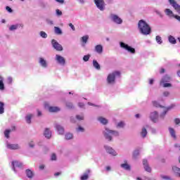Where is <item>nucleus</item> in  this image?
<instances>
[{
  "label": "nucleus",
  "instance_id": "nucleus-30",
  "mask_svg": "<svg viewBox=\"0 0 180 180\" xmlns=\"http://www.w3.org/2000/svg\"><path fill=\"white\" fill-rule=\"evenodd\" d=\"M98 120L100 122V123H101V124H108V120L103 117H99Z\"/></svg>",
  "mask_w": 180,
  "mask_h": 180
},
{
  "label": "nucleus",
  "instance_id": "nucleus-6",
  "mask_svg": "<svg viewBox=\"0 0 180 180\" xmlns=\"http://www.w3.org/2000/svg\"><path fill=\"white\" fill-rule=\"evenodd\" d=\"M169 81H171V77L169 76H164L160 80V86H162L163 88H171L172 85L170 83H168Z\"/></svg>",
  "mask_w": 180,
  "mask_h": 180
},
{
  "label": "nucleus",
  "instance_id": "nucleus-39",
  "mask_svg": "<svg viewBox=\"0 0 180 180\" xmlns=\"http://www.w3.org/2000/svg\"><path fill=\"white\" fill-rule=\"evenodd\" d=\"M39 36L42 37V39H47L48 37L47 33H46L44 31H41L39 32Z\"/></svg>",
  "mask_w": 180,
  "mask_h": 180
},
{
  "label": "nucleus",
  "instance_id": "nucleus-3",
  "mask_svg": "<svg viewBox=\"0 0 180 180\" xmlns=\"http://www.w3.org/2000/svg\"><path fill=\"white\" fill-rule=\"evenodd\" d=\"M103 134L108 141H112L113 137H119V131L110 130L109 128H105Z\"/></svg>",
  "mask_w": 180,
  "mask_h": 180
},
{
  "label": "nucleus",
  "instance_id": "nucleus-16",
  "mask_svg": "<svg viewBox=\"0 0 180 180\" xmlns=\"http://www.w3.org/2000/svg\"><path fill=\"white\" fill-rule=\"evenodd\" d=\"M16 167L18 168H22V167H23V164L21 162H19L18 160L13 161L12 162V169L14 171V172H16Z\"/></svg>",
  "mask_w": 180,
  "mask_h": 180
},
{
  "label": "nucleus",
  "instance_id": "nucleus-8",
  "mask_svg": "<svg viewBox=\"0 0 180 180\" xmlns=\"http://www.w3.org/2000/svg\"><path fill=\"white\" fill-rule=\"evenodd\" d=\"M55 61L62 67H64V65H65V58L61 56L59 54H56L55 56Z\"/></svg>",
  "mask_w": 180,
  "mask_h": 180
},
{
  "label": "nucleus",
  "instance_id": "nucleus-5",
  "mask_svg": "<svg viewBox=\"0 0 180 180\" xmlns=\"http://www.w3.org/2000/svg\"><path fill=\"white\" fill-rule=\"evenodd\" d=\"M120 47L122 49V50H125V51L129 53V54H136V49L124 43V41H120Z\"/></svg>",
  "mask_w": 180,
  "mask_h": 180
},
{
  "label": "nucleus",
  "instance_id": "nucleus-19",
  "mask_svg": "<svg viewBox=\"0 0 180 180\" xmlns=\"http://www.w3.org/2000/svg\"><path fill=\"white\" fill-rule=\"evenodd\" d=\"M147 128L146 127H143L141 131H140V136L142 139H146L147 137Z\"/></svg>",
  "mask_w": 180,
  "mask_h": 180
},
{
  "label": "nucleus",
  "instance_id": "nucleus-14",
  "mask_svg": "<svg viewBox=\"0 0 180 180\" xmlns=\"http://www.w3.org/2000/svg\"><path fill=\"white\" fill-rule=\"evenodd\" d=\"M51 43L53 49L57 50V51H63V46L58 44L56 39H52Z\"/></svg>",
  "mask_w": 180,
  "mask_h": 180
},
{
  "label": "nucleus",
  "instance_id": "nucleus-12",
  "mask_svg": "<svg viewBox=\"0 0 180 180\" xmlns=\"http://www.w3.org/2000/svg\"><path fill=\"white\" fill-rule=\"evenodd\" d=\"M168 2L174 9L177 12V13H180V5L176 3L175 0H168Z\"/></svg>",
  "mask_w": 180,
  "mask_h": 180
},
{
  "label": "nucleus",
  "instance_id": "nucleus-22",
  "mask_svg": "<svg viewBox=\"0 0 180 180\" xmlns=\"http://www.w3.org/2000/svg\"><path fill=\"white\" fill-rule=\"evenodd\" d=\"M143 164L144 169L147 171V172H151V167L148 166V162L147 161V160L144 159L143 160Z\"/></svg>",
  "mask_w": 180,
  "mask_h": 180
},
{
  "label": "nucleus",
  "instance_id": "nucleus-52",
  "mask_svg": "<svg viewBox=\"0 0 180 180\" xmlns=\"http://www.w3.org/2000/svg\"><path fill=\"white\" fill-rule=\"evenodd\" d=\"M51 161H56L57 160V156L56 155V154H52L51 156Z\"/></svg>",
  "mask_w": 180,
  "mask_h": 180
},
{
  "label": "nucleus",
  "instance_id": "nucleus-27",
  "mask_svg": "<svg viewBox=\"0 0 180 180\" xmlns=\"http://www.w3.org/2000/svg\"><path fill=\"white\" fill-rule=\"evenodd\" d=\"M89 172H91V170H86V172L81 176V180L88 179V178H89Z\"/></svg>",
  "mask_w": 180,
  "mask_h": 180
},
{
  "label": "nucleus",
  "instance_id": "nucleus-7",
  "mask_svg": "<svg viewBox=\"0 0 180 180\" xmlns=\"http://www.w3.org/2000/svg\"><path fill=\"white\" fill-rule=\"evenodd\" d=\"M165 15L168 16V18H174V19H176L179 22H180V16L178 15L174 14V12L172 10L169 8H165L164 11Z\"/></svg>",
  "mask_w": 180,
  "mask_h": 180
},
{
  "label": "nucleus",
  "instance_id": "nucleus-17",
  "mask_svg": "<svg viewBox=\"0 0 180 180\" xmlns=\"http://www.w3.org/2000/svg\"><path fill=\"white\" fill-rule=\"evenodd\" d=\"M19 27H23V24L22 23H17L14 25H11L8 27V30L10 32H15V30H18Z\"/></svg>",
  "mask_w": 180,
  "mask_h": 180
},
{
  "label": "nucleus",
  "instance_id": "nucleus-63",
  "mask_svg": "<svg viewBox=\"0 0 180 180\" xmlns=\"http://www.w3.org/2000/svg\"><path fill=\"white\" fill-rule=\"evenodd\" d=\"M88 105H89V106H98V105H95V104H94V103H92L91 102H89Z\"/></svg>",
  "mask_w": 180,
  "mask_h": 180
},
{
  "label": "nucleus",
  "instance_id": "nucleus-64",
  "mask_svg": "<svg viewBox=\"0 0 180 180\" xmlns=\"http://www.w3.org/2000/svg\"><path fill=\"white\" fill-rule=\"evenodd\" d=\"M37 115H38V116H41V111L38 110L37 111Z\"/></svg>",
  "mask_w": 180,
  "mask_h": 180
},
{
  "label": "nucleus",
  "instance_id": "nucleus-60",
  "mask_svg": "<svg viewBox=\"0 0 180 180\" xmlns=\"http://www.w3.org/2000/svg\"><path fill=\"white\" fill-rule=\"evenodd\" d=\"M160 74H164L165 72V69H164V68L160 69Z\"/></svg>",
  "mask_w": 180,
  "mask_h": 180
},
{
  "label": "nucleus",
  "instance_id": "nucleus-34",
  "mask_svg": "<svg viewBox=\"0 0 180 180\" xmlns=\"http://www.w3.org/2000/svg\"><path fill=\"white\" fill-rule=\"evenodd\" d=\"M32 117H33V115L32 114L27 115L26 117H25V120H26L27 123L30 124V123H32Z\"/></svg>",
  "mask_w": 180,
  "mask_h": 180
},
{
  "label": "nucleus",
  "instance_id": "nucleus-29",
  "mask_svg": "<svg viewBox=\"0 0 180 180\" xmlns=\"http://www.w3.org/2000/svg\"><path fill=\"white\" fill-rule=\"evenodd\" d=\"M54 33L60 36L61 34H63V30H61V28L58 27H54Z\"/></svg>",
  "mask_w": 180,
  "mask_h": 180
},
{
  "label": "nucleus",
  "instance_id": "nucleus-54",
  "mask_svg": "<svg viewBox=\"0 0 180 180\" xmlns=\"http://www.w3.org/2000/svg\"><path fill=\"white\" fill-rule=\"evenodd\" d=\"M78 105H79V108H85V104H84V103H79Z\"/></svg>",
  "mask_w": 180,
  "mask_h": 180
},
{
  "label": "nucleus",
  "instance_id": "nucleus-1",
  "mask_svg": "<svg viewBox=\"0 0 180 180\" xmlns=\"http://www.w3.org/2000/svg\"><path fill=\"white\" fill-rule=\"evenodd\" d=\"M138 29L141 34L143 36H148L151 33V27L144 20L139 21Z\"/></svg>",
  "mask_w": 180,
  "mask_h": 180
},
{
  "label": "nucleus",
  "instance_id": "nucleus-4",
  "mask_svg": "<svg viewBox=\"0 0 180 180\" xmlns=\"http://www.w3.org/2000/svg\"><path fill=\"white\" fill-rule=\"evenodd\" d=\"M152 103H153V105L155 106V108H163L159 101H154L152 102ZM174 106H175V105H172V106H170V107L163 108V112H162V113L160 114V117L164 119V117L165 116V115H167V112H168V110H169L170 109H172V108H174Z\"/></svg>",
  "mask_w": 180,
  "mask_h": 180
},
{
  "label": "nucleus",
  "instance_id": "nucleus-38",
  "mask_svg": "<svg viewBox=\"0 0 180 180\" xmlns=\"http://www.w3.org/2000/svg\"><path fill=\"white\" fill-rule=\"evenodd\" d=\"M172 169H173V172H174V174H176V176H177L178 174H179L180 168L176 166H173Z\"/></svg>",
  "mask_w": 180,
  "mask_h": 180
},
{
  "label": "nucleus",
  "instance_id": "nucleus-45",
  "mask_svg": "<svg viewBox=\"0 0 180 180\" xmlns=\"http://www.w3.org/2000/svg\"><path fill=\"white\" fill-rule=\"evenodd\" d=\"M11 133V129H6L5 131H4V135H5V137H6V139H9V134Z\"/></svg>",
  "mask_w": 180,
  "mask_h": 180
},
{
  "label": "nucleus",
  "instance_id": "nucleus-15",
  "mask_svg": "<svg viewBox=\"0 0 180 180\" xmlns=\"http://www.w3.org/2000/svg\"><path fill=\"white\" fill-rule=\"evenodd\" d=\"M150 119L153 123H157L158 122V112L157 111L150 112Z\"/></svg>",
  "mask_w": 180,
  "mask_h": 180
},
{
  "label": "nucleus",
  "instance_id": "nucleus-49",
  "mask_svg": "<svg viewBox=\"0 0 180 180\" xmlns=\"http://www.w3.org/2000/svg\"><path fill=\"white\" fill-rule=\"evenodd\" d=\"M117 127H120V128L124 127V122H118L117 124Z\"/></svg>",
  "mask_w": 180,
  "mask_h": 180
},
{
  "label": "nucleus",
  "instance_id": "nucleus-40",
  "mask_svg": "<svg viewBox=\"0 0 180 180\" xmlns=\"http://www.w3.org/2000/svg\"><path fill=\"white\" fill-rule=\"evenodd\" d=\"M139 154H140V150L136 149L133 153V157L134 158H137L139 157Z\"/></svg>",
  "mask_w": 180,
  "mask_h": 180
},
{
  "label": "nucleus",
  "instance_id": "nucleus-32",
  "mask_svg": "<svg viewBox=\"0 0 180 180\" xmlns=\"http://www.w3.org/2000/svg\"><path fill=\"white\" fill-rule=\"evenodd\" d=\"M25 172H26V175H27V178H30V179H32V178H33L34 174H33V172H32V170L27 169L25 171Z\"/></svg>",
  "mask_w": 180,
  "mask_h": 180
},
{
  "label": "nucleus",
  "instance_id": "nucleus-53",
  "mask_svg": "<svg viewBox=\"0 0 180 180\" xmlns=\"http://www.w3.org/2000/svg\"><path fill=\"white\" fill-rule=\"evenodd\" d=\"M6 11H7L9 13H12V12H13V11L12 10V8L9 6H6Z\"/></svg>",
  "mask_w": 180,
  "mask_h": 180
},
{
  "label": "nucleus",
  "instance_id": "nucleus-56",
  "mask_svg": "<svg viewBox=\"0 0 180 180\" xmlns=\"http://www.w3.org/2000/svg\"><path fill=\"white\" fill-rule=\"evenodd\" d=\"M69 26L72 29V30H73V31L75 30V27L74 26V25H72V23H70Z\"/></svg>",
  "mask_w": 180,
  "mask_h": 180
},
{
  "label": "nucleus",
  "instance_id": "nucleus-11",
  "mask_svg": "<svg viewBox=\"0 0 180 180\" xmlns=\"http://www.w3.org/2000/svg\"><path fill=\"white\" fill-rule=\"evenodd\" d=\"M104 148L106 153H108V154H110V155H112V157H116V155H117V152H116V150H115V149H113L112 147L105 145Z\"/></svg>",
  "mask_w": 180,
  "mask_h": 180
},
{
  "label": "nucleus",
  "instance_id": "nucleus-9",
  "mask_svg": "<svg viewBox=\"0 0 180 180\" xmlns=\"http://www.w3.org/2000/svg\"><path fill=\"white\" fill-rule=\"evenodd\" d=\"M110 20L116 25H122L123 23V20L116 14H111Z\"/></svg>",
  "mask_w": 180,
  "mask_h": 180
},
{
  "label": "nucleus",
  "instance_id": "nucleus-41",
  "mask_svg": "<svg viewBox=\"0 0 180 180\" xmlns=\"http://www.w3.org/2000/svg\"><path fill=\"white\" fill-rule=\"evenodd\" d=\"M156 41L158 44H162V39L160 36H156Z\"/></svg>",
  "mask_w": 180,
  "mask_h": 180
},
{
  "label": "nucleus",
  "instance_id": "nucleus-51",
  "mask_svg": "<svg viewBox=\"0 0 180 180\" xmlns=\"http://www.w3.org/2000/svg\"><path fill=\"white\" fill-rule=\"evenodd\" d=\"M13 81V79H12V77H8L7 78L6 82H7V84H12Z\"/></svg>",
  "mask_w": 180,
  "mask_h": 180
},
{
  "label": "nucleus",
  "instance_id": "nucleus-10",
  "mask_svg": "<svg viewBox=\"0 0 180 180\" xmlns=\"http://www.w3.org/2000/svg\"><path fill=\"white\" fill-rule=\"evenodd\" d=\"M95 5L99 11H105V1L104 0H94Z\"/></svg>",
  "mask_w": 180,
  "mask_h": 180
},
{
  "label": "nucleus",
  "instance_id": "nucleus-21",
  "mask_svg": "<svg viewBox=\"0 0 180 180\" xmlns=\"http://www.w3.org/2000/svg\"><path fill=\"white\" fill-rule=\"evenodd\" d=\"M89 39V36H88V35L83 36L81 38L82 47H85V46H86V43H88Z\"/></svg>",
  "mask_w": 180,
  "mask_h": 180
},
{
  "label": "nucleus",
  "instance_id": "nucleus-36",
  "mask_svg": "<svg viewBox=\"0 0 180 180\" xmlns=\"http://www.w3.org/2000/svg\"><path fill=\"white\" fill-rule=\"evenodd\" d=\"M5 89V84H4V77H0V91H4Z\"/></svg>",
  "mask_w": 180,
  "mask_h": 180
},
{
  "label": "nucleus",
  "instance_id": "nucleus-18",
  "mask_svg": "<svg viewBox=\"0 0 180 180\" xmlns=\"http://www.w3.org/2000/svg\"><path fill=\"white\" fill-rule=\"evenodd\" d=\"M120 167L125 171H130V169H131V167L127 163V160H125L124 163L121 164Z\"/></svg>",
  "mask_w": 180,
  "mask_h": 180
},
{
  "label": "nucleus",
  "instance_id": "nucleus-33",
  "mask_svg": "<svg viewBox=\"0 0 180 180\" xmlns=\"http://www.w3.org/2000/svg\"><path fill=\"white\" fill-rule=\"evenodd\" d=\"M93 67H94L96 70H101V65H99V63L96 60H93Z\"/></svg>",
  "mask_w": 180,
  "mask_h": 180
},
{
  "label": "nucleus",
  "instance_id": "nucleus-58",
  "mask_svg": "<svg viewBox=\"0 0 180 180\" xmlns=\"http://www.w3.org/2000/svg\"><path fill=\"white\" fill-rule=\"evenodd\" d=\"M29 146H30L31 148H33V147H34V143L33 142H30Z\"/></svg>",
  "mask_w": 180,
  "mask_h": 180
},
{
  "label": "nucleus",
  "instance_id": "nucleus-61",
  "mask_svg": "<svg viewBox=\"0 0 180 180\" xmlns=\"http://www.w3.org/2000/svg\"><path fill=\"white\" fill-rule=\"evenodd\" d=\"M44 167H45V166H44V165H39V169H44Z\"/></svg>",
  "mask_w": 180,
  "mask_h": 180
},
{
  "label": "nucleus",
  "instance_id": "nucleus-59",
  "mask_svg": "<svg viewBox=\"0 0 180 180\" xmlns=\"http://www.w3.org/2000/svg\"><path fill=\"white\" fill-rule=\"evenodd\" d=\"M153 84H154V79H149V84L153 85Z\"/></svg>",
  "mask_w": 180,
  "mask_h": 180
},
{
  "label": "nucleus",
  "instance_id": "nucleus-50",
  "mask_svg": "<svg viewBox=\"0 0 180 180\" xmlns=\"http://www.w3.org/2000/svg\"><path fill=\"white\" fill-rule=\"evenodd\" d=\"M77 120H84V115H78L76 116Z\"/></svg>",
  "mask_w": 180,
  "mask_h": 180
},
{
  "label": "nucleus",
  "instance_id": "nucleus-25",
  "mask_svg": "<svg viewBox=\"0 0 180 180\" xmlns=\"http://www.w3.org/2000/svg\"><path fill=\"white\" fill-rule=\"evenodd\" d=\"M44 136H45V137L46 139H51V131H50L49 129L46 128L44 132Z\"/></svg>",
  "mask_w": 180,
  "mask_h": 180
},
{
  "label": "nucleus",
  "instance_id": "nucleus-28",
  "mask_svg": "<svg viewBox=\"0 0 180 180\" xmlns=\"http://www.w3.org/2000/svg\"><path fill=\"white\" fill-rule=\"evenodd\" d=\"M5 113V103L0 101V115H4Z\"/></svg>",
  "mask_w": 180,
  "mask_h": 180
},
{
  "label": "nucleus",
  "instance_id": "nucleus-35",
  "mask_svg": "<svg viewBox=\"0 0 180 180\" xmlns=\"http://www.w3.org/2000/svg\"><path fill=\"white\" fill-rule=\"evenodd\" d=\"M169 134H170V135L172 136V137L173 139H176V135L175 134V129H174L169 127Z\"/></svg>",
  "mask_w": 180,
  "mask_h": 180
},
{
  "label": "nucleus",
  "instance_id": "nucleus-43",
  "mask_svg": "<svg viewBox=\"0 0 180 180\" xmlns=\"http://www.w3.org/2000/svg\"><path fill=\"white\" fill-rule=\"evenodd\" d=\"M65 139H66V140H71V139H72V134H71V133L66 134Z\"/></svg>",
  "mask_w": 180,
  "mask_h": 180
},
{
  "label": "nucleus",
  "instance_id": "nucleus-46",
  "mask_svg": "<svg viewBox=\"0 0 180 180\" xmlns=\"http://www.w3.org/2000/svg\"><path fill=\"white\" fill-rule=\"evenodd\" d=\"M66 107H67L68 109H72V108H74V105H72V103H71V102H67V103H66Z\"/></svg>",
  "mask_w": 180,
  "mask_h": 180
},
{
  "label": "nucleus",
  "instance_id": "nucleus-57",
  "mask_svg": "<svg viewBox=\"0 0 180 180\" xmlns=\"http://www.w3.org/2000/svg\"><path fill=\"white\" fill-rule=\"evenodd\" d=\"M174 123H175V124H179V123H180V120H179V118H176V119L174 120Z\"/></svg>",
  "mask_w": 180,
  "mask_h": 180
},
{
  "label": "nucleus",
  "instance_id": "nucleus-31",
  "mask_svg": "<svg viewBox=\"0 0 180 180\" xmlns=\"http://www.w3.org/2000/svg\"><path fill=\"white\" fill-rule=\"evenodd\" d=\"M168 40L171 44H176V39H175V37L174 36L169 35L168 37Z\"/></svg>",
  "mask_w": 180,
  "mask_h": 180
},
{
  "label": "nucleus",
  "instance_id": "nucleus-42",
  "mask_svg": "<svg viewBox=\"0 0 180 180\" xmlns=\"http://www.w3.org/2000/svg\"><path fill=\"white\" fill-rule=\"evenodd\" d=\"M78 133H84V131H85V129H84V127L79 126L77 129H76Z\"/></svg>",
  "mask_w": 180,
  "mask_h": 180
},
{
  "label": "nucleus",
  "instance_id": "nucleus-23",
  "mask_svg": "<svg viewBox=\"0 0 180 180\" xmlns=\"http://www.w3.org/2000/svg\"><path fill=\"white\" fill-rule=\"evenodd\" d=\"M6 147L9 150H18V148H20V146L18 144L7 143Z\"/></svg>",
  "mask_w": 180,
  "mask_h": 180
},
{
  "label": "nucleus",
  "instance_id": "nucleus-20",
  "mask_svg": "<svg viewBox=\"0 0 180 180\" xmlns=\"http://www.w3.org/2000/svg\"><path fill=\"white\" fill-rule=\"evenodd\" d=\"M55 127L58 133V134H64V127L60 125V124H56Z\"/></svg>",
  "mask_w": 180,
  "mask_h": 180
},
{
  "label": "nucleus",
  "instance_id": "nucleus-2",
  "mask_svg": "<svg viewBox=\"0 0 180 180\" xmlns=\"http://www.w3.org/2000/svg\"><path fill=\"white\" fill-rule=\"evenodd\" d=\"M121 73L118 70H115L110 72L106 78L108 85H115L116 84V79L120 78Z\"/></svg>",
  "mask_w": 180,
  "mask_h": 180
},
{
  "label": "nucleus",
  "instance_id": "nucleus-62",
  "mask_svg": "<svg viewBox=\"0 0 180 180\" xmlns=\"http://www.w3.org/2000/svg\"><path fill=\"white\" fill-rule=\"evenodd\" d=\"M105 169H106V171H110L112 169V168L110 167V166H107L105 167Z\"/></svg>",
  "mask_w": 180,
  "mask_h": 180
},
{
  "label": "nucleus",
  "instance_id": "nucleus-26",
  "mask_svg": "<svg viewBox=\"0 0 180 180\" xmlns=\"http://www.w3.org/2000/svg\"><path fill=\"white\" fill-rule=\"evenodd\" d=\"M49 111L51 112H60V109L59 107H56V106H50L49 107Z\"/></svg>",
  "mask_w": 180,
  "mask_h": 180
},
{
  "label": "nucleus",
  "instance_id": "nucleus-44",
  "mask_svg": "<svg viewBox=\"0 0 180 180\" xmlns=\"http://www.w3.org/2000/svg\"><path fill=\"white\" fill-rule=\"evenodd\" d=\"M56 16H63V11H61L60 9H56Z\"/></svg>",
  "mask_w": 180,
  "mask_h": 180
},
{
  "label": "nucleus",
  "instance_id": "nucleus-55",
  "mask_svg": "<svg viewBox=\"0 0 180 180\" xmlns=\"http://www.w3.org/2000/svg\"><path fill=\"white\" fill-rule=\"evenodd\" d=\"M56 2H58V4H60V5H63L64 4V0H54Z\"/></svg>",
  "mask_w": 180,
  "mask_h": 180
},
{
  "label": "nucleus",
  "instance_id": "nucleus-13",
  "mask_svg": "<svg viewBox=\"0 0 180 180\" xmlns=\"http://www.w3.org/2000/svg\"><path fill=\"white\" fill-rule=\"evenodd\" d=\"M38 63H39L40 67H41L42 68H49V62L47 61V60H46L43 57L39 58Z\"/></svg>",
  "mask_w": 180,
  "mask_h": 180
},
{
  "label": "nucleus",
  "instance_id": "nucleus-47",
  "mask_svg": "<svg viewBox=\"0 0 180 180\" xmlns=\"http://www.w3.org/2000/svg\"><path fill=\"white\" fill-rule=\"evenodd\" d=\"M89 58H91V55H86V56H84L83 60L85 62L89 61Z\"/></svg>",
  "mask_w": 180,
  "mask_h": 180
},
{
  "label": "nucleus",
  "instance_id": "nucleus-24",
  "mask_svg": "<svg viewBox=\"0 0 180 180\" xmlns=\"http://www.w3.org/2000/svg\"><path fill=\"white\" fill-rule=\"evenodd\" d=\"M95 51L97 52L98 54H102V53H103V46L101 44L96 45L95 46Z\"/></svg>",
  "mask_w": 180,
  "mask_h": 180
},
{
  "label": "nucleus",
  "instance_id": "nucleus-48",
  "mask_svg": "<svg viewBox=\"0 0 180 180\" xmlns=\"http://www.w3.org/2000/svg\"><path fill=\"white\" fill-rule=\"evenodd\" d=\"M155 12L156 15H158V16H160V18H164V15H162V13H161V11H160L159 10H155Z\"/></svg>",
  "mask_w": 180,
  "mask_h": 180
},
{
  "label": "nucleus",
  "instance_id": "nucleus-37",
  "mask_svg": "<svg viewBox=\"0 0 180 180\" xmlns=\"http://www.w3.org/2000/svg\"><path fill=\"white\" fill-rule=\"evenodd\" d=\"M168 96H169V91H164L162 96L159 98V101H164L163 98H167Z\"/></svg>",
  "mask_w": 180,
  "mask_h": 180
}]
</instances>
